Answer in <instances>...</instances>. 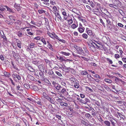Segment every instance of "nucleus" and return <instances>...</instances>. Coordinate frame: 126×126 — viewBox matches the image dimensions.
I'll return each mask as SVG.
<instances>
[{"label":"nucleus","mask_w":126,"mask_h":126,"mask_svg":"<svg viewBox=\"0 0 126 126\" xmlns=\"http://www.w3.org/2000/svg\"><path fill=\"white\" fill-rule=\"evenodd\" d=\"M24 87L26 89H28L30 88V86L29 84L26 83L24 85Z\"/></svg>","instance_id":"obj_32"},{"label":"nucleus","mask_w":126,"mask_h":126,"mask_svg":"<svg viewBox=\"0 0 126 126\" xmlns=\"http://www.w3.org/2000/svg\"><path fill=\"white\" fill-rule=\"evenodd\" d=\"M55 73L58 76L60 77H61L62 76V75L61 73L58 71H56Z\"/></svg>","instance_id":"obj_40"},{"label":"nucleus","mask_w":126,"mask_h":126,"mask_svg":"<svg viewBox=\"0 0 126 126\" xmlns=\"http://www.w3.org/2000/svg\"><path fill=\"white\" fill-rule=\"evenodd\" d=\"M31 72H34L35 70L31 68V67H29L28 69Z\"/></svg>","instance_id":"obj_43"},{"label":"nucleus","mask_w":126,"mask_h":126,"mask_svg":"<svg viewBox=\"0 0 126 126\" xmlns=\"http://www.w3.org/2000/svg\"><path fill=\"white\" fill-rule=\"evenodd\" d=\"M54 85L55 87L59 91L62 88L61 85L57 83H55Z\"/></svg>","instance_id":"obj_3"},{"label":"nucleus","mask_w":126,"mask_h":126,"mask_svg":"<svg viewBox=\"0 0 126 126\" xmlns=\"http://www.w3.org/2000/svg\"><path fill=\"white\" fill-rule=\"evenodd\" d=\"M54 38L55 39H57L60 42H62L63 43H65V40L63 39H60L56 35H55Z\"/></svg>","instance_id":"obj_10"},{"label":"nucleus","mask_w":126,"mask_h":126,"mask_svg":"<svg viewBox=\"0 0 126 126\" xmlns=\"http://www.w3.org/2000/svg\"><path fill=\"white\" fill-rule=\"evenodd\" d=\"M83 49L85 52V53L88 54L89 53V52L87 50L86 47V46H84V47H83Z\"/></svg>","instance_id":"obj_29"},{"label":"nucleus","mask_w":126,"mask_h":126,"mask_svg":"<svg viewBox=\"0 0 126 126\" xmlns=\"http://www.w3.org/2000/svg\"><path fill=\"white\" fill-rule=\"evenodd\" d=\"M82 36L83 38L86 39L88 38V35L87 34L85 33H84L82 34Z\"/></svg>","instance_id":"obj_24"},{"label":"nucleus","mask_w":126,"mask_h":126,"mask_svg":"<svg viewBox=\"0 0 126 126\" xmlns=\"http://www.w3.org/2000/svg\"><path fill=\"white\" fill-rule=\"evenodd\" d=\"M117 25L118 26L121 27H123L124 26V25L120 23H118L117 24Z\"/></svg>","instance_id":"obj_63"},{"label":"nucleus","mask_w":126,"mask_h":126,"mask_svg":"<svg viewBox=\"0 0 126 126\" xmlns=\"http://www.w3.org/2000/svg\"><path fill=\"white\" fill-rule=\"evenodd\" d=\"M95 111L92 110L91 112V114L92 115L94 116L96 114L95 112Z\"/></svg>","instance_id":"obj_48"},{"label":"nucleus","mask_w":126,"mask_h":126,"mask_svg":"<svg viewBox=\"0 0 126 126\" xmlns=\"http://www.w3.org/2000/svg\"><path fill=\"white\" fill-rule=\"evenodd\" d=\"M104 80L106 82L109 83H110L112 82L111 80L109 79H105Z\"/></svg>","instance_id":"obj_28"},{"label":"nucleus","mask_w":126,"mask_h":126,"mask_svg":"<svg viewBox=\"0 0 126 126\" xmlns=\"http://www.w3.org/2000/svg\"><path fill=\"white\" fill-rule=\"evenodd\" d=\"M48 34L50 37L52 38L53 39H55L54 36L55 34L54 35L50 33H48Z\"/></svg>","instance_id":"obj_23"},{"label":"nucleus","mask_w":126,"mask_h":126,"mask_svg":"<svg viewBox=\"0 0 126 126\" xmlns=\"http://www.w3.org/2000/svg\"><path fill=\"white\" fill-rule=\"evenodd\" d=\"M17 34L19 37H21L22 35V33L21 32H18Z\"/></svg>","instance_id":"obj_35"},{"label":"nucleus","mask_w":126,"mask_h":126,"mask_svg":"<svg viewBox=\"0 0 126 126\" xmlns=\"http://www.w3.org/2000/svg\"><path fill=\"white\" fill-rule=\"evenodd\" d=\"M98 120L99 121L101 122L102 123H103L104 122V121L101 117H100V118L98 119Z\"/></svg>","instance_id":"obj_64"},{"label":"nucleus","mask_w":126,"mask_h":126,"mask_svg":"<svg viewBox=\"0 0 126 126\" xmlns=\"http://www.w3.org/2000/svg\"><path fill=\"white\" fill-rule=\"evenodd\" d=\"M70 71L73 74H75L76 72L74 70V69L73 68L71 69V70Z\"/></svg>","instance_id":"obj_60"},{"label":"nucleus","mask_w":126,"mask_h":126,"mask_svg":"<svg viewBox=\"0 0 126 126\" xmlns=\"http://www.w3.org/2000/svg\"><path fill=\"white\" fill-rule=\"evenodd\" d=\"M47 47L51 50L54 51V50L52 48V46L50 44H49V45H47Z\"/></svg>","instance_id":"obj_20"},{"label":"nucleus","mask_w":126,"mask_h":126,"mask_svg":"<svg viewBox=\"0 0 126 126\" xmlns=\"http://www.w3.org/2000/svg\"><path fill=\"white\" fill-rule=\"evenodd\" d=\"M100 22L103 25L104 27H105V23L103 22V21L102 19L101 18L100 19Z\"/></svg>","instance_id":"obj_45"},{"label":"nucleus","mask_w":126,"mask_h":126,"mask_svg":"<svg viewBox=\"0 0 126 126\" xmlns=\"http://www.w3.org/2000/svg\"><path fill=\"white\" fill-rule=\"evenodd\" d=\"M41 38L40 36H38L37 37H35L34 38V39L37 40H40Z\"/></svg>","instance_id":"obj_47"},{"label":"nucleus","mask_w":126,"mask_h":126,"mask_svg":"<svg viewBox=\"0 0 126 126\" xmlns=\"http://www.w3.org/2000/svg\"><path fill=\"white\" fill-rule=\"evenodd\" d=\"M68 23L69 24H71L73 23V20L72 19V18L71 17L70 18H69V19L67 20Z\"/></svg>","instance_id":"obj_22"},{"label":"nucleus","mask_w":126,"mask_h":126,"mask_svg":"<svg viewBox=\"0 0 126 126\" xmlns=\"http://www.w3.org/2000/svg\"><path fill=\"white\" fill-rule=\"evenodd\" d=\"M36 103L38 105L40 106H42V103L40 101H37L36 102Z\"/></svg>","instance_id":"obj_59"},{"label":"nucleus","mask_w":126,"mask_h":126,"mask_svg":"<svg viewBox=\"0 0 126 126\" xmlns=\"http://www.w3.org/2000/svg\"><path fill=\"white\" fill-rule=\"evenodd\" d=\"M33 64L37 65V66H39L40 64V62L38 60H34L32 62Z\"/></svg>","instance_id":"obj_9"},{"label":"nucleus","mask_w":126,"mask_h":126,"mask_svg":"<svg viewBox=\"0 0 126 126\" xmlns=\"http://www.w3.org/2000/svg\"><path fill=\"white\" fill-rule=\"evenodd\" d=\"M90 5L92 7H94V5L93 2L92 1H91L90 2Z\"/></svg>","instance_id":"obj_57"},{"label":"nucleus","mask_w":126,"mask_h":126,"mask_svg":"<svg viewBox=\"0 0 126 126\" xmlns=\"http://www.w3.org/2000/svg\"><path fill=\"white\" fill-rule=\"evenodd\" d=\"M56 17H57L58 18V20L59 21L60 20H61L62 19V18L60 14L58 13H54Z\"/></svg>","instance_id":"obj_7"},{"label":"nucleus","mask_w":126,"mask_h":126,"mask_svg":"<svg viewBox=\"0 0 126 126\" xmlns=\"http://www.w3.org/2000/svg\"><path fill=\"white\" fill-rule=\"evenodd\" d=\"M73 85L76 88H77V89L79 88V82L78 81L77 82H76L75 84Z\"/></svg>","instance_id":"obj_16"},{"label":"nucleus","mask_w":126,"mask_h":126,"mask_svg":"<svg viewBox=\"0 0 126 126\" xmlns=\"http://www.w3.org/2000/svg\"><path fill=\"white\" fill-rule=\"evenodd\" d=\"M115 77V80L116 81H122V80L118 78L117 77Z\"/></svg>","instance_id":"obj_46"},{"label":"nucleus","mask_w":126,"mask_h":126,"mask_svg":"<svg viewBox=\"0 0 126 126\" xmlns=\"http://www.w3.org/2000/svg\"><path fill=\"white\" fill-rule=\"evenodd\" d=\"M78 31L80 33L83 32L85 30V28L84 27H79L78 29Z\"/></svg>","instance_id":"obj_11"},{"label":"nucleus","mask_w":126,"mask_h":126,"mask_svg":"<svg viewBox=\"0 0 126 126\" xmlns=\"http://www.w3.org/2000/svg\"><path fill=\"white\" fill-rule=\"evenodd\" d=\"M107 61L109 62L110 64H112V62L111 60L109 58H107Z\"/></svg>","instance_id":"obj_54"},{"label":"nucleus","mask_w":126,"mask_h":126,"mask_svg":"<svg viewBox=\"0 0 126 126\" xmlns=\"http://www.w3.org/2000/svg\"><path fill=\"white\" fill-rule=\"evenodd\" d=\"M60 53L61 54L66 56H69L70 54L69 53H66L63 51H61Z\"/></svg>","instance_id":"obj_13"},{"label":"nucleus","mask_w":126,"mask_h":126,"mask_svg":"<svg viewBox=\"0 0 126 126\" xmlns=\"http://www.w3.org/2000/svg\"><path fill=\"white\" fill-rule=\"evenodd\" d=\"M51 103H54V101L51 98H50L49 97H48V98L47 99Z\"/></svg>","instance_id":"obj_31"},{"label":"nucleus","mask_w":126,"mask_h":126,"mask_svg":"<svg viewBox=\"0 0 126 126\" xmlns=\"http://www.w3.org/2000/svg\"><path fill=\"white\" fill-rule=\"evenodd\" d=\"M52 9L54 12H56L57 10V8L55 6L53 7Z\"/></svg>","instance_id":"obj_49"},{"label":"nucleus","mask_w":126,"mask_h":126,"mask_svg":"<svg viewBox=\"0 0 126 126\" xmlns=\"http://www.w3.org/2000/svg\"><path fill=\"white\" fill-rule=\"evenodd\" d=\"M6 8L7 9V11H9L11 13H14V11L11 8H9L7 6H6Z\"/></svg>","instance_id":"obj_21"},{"label":"nucleus","mask_w":126,"mask_h":126,"mask_svg":"<svg viewBox=\"0 0 126 126\" xmlns=\"http://www.w3.org/2000/svg\"><path fill=\"white\" fill-rule=\"evenodd\" d=\"M33 89L34 91H38V89L37 87L36 86H34L33 87Z\"/></svg>","instance_id":"obj_51"},{"label":"nucleus","mask_w":126,"mask_h":126,"mask_svg":"<svg viewBox=\"0 0 126 126\" xmlns=\"http://www.w3.org/2000/svg\"><path fill=\"white\" fill-rule=\"evenodd\" d=\"M78 26V25H76L75 24H73L72 25L71 27L73 29H74L76 28Z\"/></svg>","instance_id":"obj_33"},{"label":"nucleus","mask_w":126,"mask_h":126,"mask_svg":"<svg viewBox=\"0 0 126 126\" xmlns=\"http://www.w3.org/2000/svg\"><path fill=\"white\" fill-rule=\"evenodd\" d=\"M70 80L71 81V83L73 85L75 84L76 82H78V81L76 79L74 78H71L70 79Z\"/></svg>","instance_id":"obj_6"},{"label":"nucleus","mask_w":126,"mask_h":126,"mask_svg":"<svg viewBox=\"0 0 126 126\" xmlns=\"http://www.w3.org/2000/svg\"><path fill=\"white\" fill-rule=\"evenodd\" d=\"M38 12L40 14L44 13H45L46 11L44 10H43L42 9L39 10L38 11Z\"/></svg>","instance_id":"obj_15"},{"label":"nucleus","mask_w":126,"mask_h":126,"mask_svg":"<svg viewBox=\"0 0 126 126\" xmlns=\"http://www.w3.org/2000/svg\"><path fill=\"white\" fill-rule=\"evenodd\" d=\"M7 23L8 24H12L13 23L12 21L11 20L7 21Z\"/></svg>","instance_id":"obj_62"},{"label":"nucleus","mask_w":126,"mask_h":126,"mask_svg":"<svg viewBox=\"0 0 126 126\" xmlns=\"http://www.w3.org/2000/svg\"><path fill=\"white\" fill-rule=\"evenodd\" d=\"M39 75L41 77H42V78H44V74L42 72H40L39 73Z\"/></svg>","instance_id":"obj_50"},{"label":"nucleus","mask_w":126,"mask_h":126,"mask_svg":"<svg viewBox=\"0 0 126 126\" xmlns=\"http://www.w3.org/2000/svg\"><path fill=\"white\" fill-rule=\"evenodd\" d=\"M43 94L44 98L46 99H47L49 97V96H48L47 94H46L45 92H44L43 93Z\"/></svg>","instance_id":"obj_27"},{"label":"nucleus","mask_w":126,"mask_h":126,"mask_svg":"<svg viewBox=\"0 0 126 126\" xmlns=\"http://www.w3.org/2000/svg\"><path fill=\"white\" fill-rule=\"evenodd\" d=\"M86 32L89 36H91L93 34L92 31L88 28H86Z\"/></svg>","instance_id":"obj_5"},{"label":"nucleus","mask_w":126,"mask_h":126,"mask_svg":"<svg viewBox=\"0 0 126 126\" xmlns=\"http://www.w3.org/2000/svg\"><path fill=\"white\" fill-rule=\"evenodd\" d=\"M93 13L96 15L98 16H99L100 15L101 13L99 11H93Z\"/></svg>","instance_id":"obj_17"},{"label":"nucleus","mask_w":126,"mask_h":126,"mask_svg":"<svg viewBox=\"0 0 126 126\" xmlns=\"http://www.w3.org/2000/svg\"><path fill=\"white\" fill-rule=\"evenodd\" d=\"M16 3L17 4H20L21 3V0H16Z\"/></svg>","instance_id":"obj_53"},{"label":"nucleus","mask_w":126,"mask_h":126,"mask_svg":"<svg viewBox=\"0 0 126 126\" xmlns=\"http://www.w3.org/2000/svg\"><path fill=\"white\" fill-rule=\"evenodd\" d=\"M66 90L67 89H66L64 88H63L61 91L60 93L64 96L68 95V93L67 91Z\"/></svg>","instance_id":"obj_1"},{"label":"nucleus","mask_w":126,"mask_h":126,"mask_svg":"<svg viewBox=\"0 0 126 126\" xmlns=\"http://www.w3.org/2000/svg\"><path fill=\"white\" fill-rule=\"evenodd\" d=\"M0 59L2 61H3L4 60V57L2 55H0Z\"/></svg>","instance_id":"obj_55"},{"label":"nucleus","mask_w":126,"mask_h":126,"mask_svg":"<svg viewBox=\"0 0 126 126\" xmlns=\"http://www.w3.org/2000/svg\"><path fill=\"white\" fill-rule=\"evenodd\" d=\"M64 98L65 100L68 101H70L72 99L71 97H68L66 98L64 97Z\"/></svg>","instance_id":"obj_41"},{"label":"nucleus","mask_w":126,"mask_h":126,"mask_svg":"<svg viewBox=\"0 0 126 126\" xmlns=\"http://www.w3.org/2000/svg\"><path fill=\"white\" fill-rule=\"evenodd\" d=\"M9 17L10 19L11 20H13L14 21L15 20V17L13 16H9Z\"/></svg>","instance_id":"obj_38"},{"label":"nucleus","mask_w":126,"mask_h":126,"mask_svg":"<svg viewBox=\"0 0 126 126\" xmlns=\"http://www.w3.org/2000/svg\"><path fill=\"white\" fill-rule=\"evenodd\" d=\"M72 69V68H70V67H69L66 68L65 69V70H68V71H67L66 72H68L71 70V69Z\"/></svg>","instance_id":"obj_42"},{"label":"nucleus","mask_w":126,"mask_h":126,"mask_svg":"<svg viewBox=\"0 0 126 126\" xmlns=\"http://www.w3.org/2000/svg\"><path fill=\"white\" fill-rule=\"evenodd\" d=\"M9 79L10 80V81L11 82L12 84V85L14 86H15V83L13 81V80L11 78H10Z\"/></svg>","instance_id":"obj_44"},{"label":"nucleus","mask_w":126,"mask_h":126,"mask_svg":"<svg viewBox=\"0 0 126 126\" xmlns=\"http://www.w3.org/2000/svg\"><path fill=\"white\" fill-rule=\"evenodd\" d=\"M40 41H41L45 45H46L47 44V43L45 40V39L43 37H41V39Z\"/></svg>","instance_id":"obj_19"},{"label":"nucleus","mask_w":126,"mask_h":126,"mask_svg":"<svg viewBox=\"0 0 126 126\" xmlns=\"http://www.w3.org/2000/svg\"><path fill=\"white\" fill-rule=\"evenodd\" d=\"M31 23L33 25H35L37 26L38 27H40L41 26L40 24H39V25H37V24H38V23L37 22L36 23L35 22H34V21H31Z\"/></svg>","instance_id":"obj_25"},{"label":"nucleus","mask_w":126,"mask_h":126,"mask_svg":"<svg viewBox=\"0 0 126 126\" xmlns=\"http://www.w3.org/2000/svg\"><path fill=\"white\" fill-rule=\"evenodd\" d=\"M61 105L62 106H64L66 107L68 106V105L67 103L63 102L61 103Z\"/></svg>","instance_id":"obj_34"},{"label":"nucleus","mask_w":126,"mask_h":126,"mask_svg":"<svg viewBox=\"0 0 126 126\" xmlns=\"http://www.w3.org/2000/svg\"><path fill=\"white\" fill-rule=\"evenodd\" d=\"M88 74L86 71H83L82 72V74L83 75H86Z\"/></svg>","instance_id":"obj_61"},{"label":"nucleus","mask_w":126,"mask_h":126,"mask_svg":"<svg viewBox=\"0 0 126 126\" xmlns=\"http://www.w3.org/2000/svg\"><path fill=\"white\" fill-rule=\"evenodd\" d=\"M77 51H78V53L79 54H82L83 56H85V55L84 52V51L80 47L78 49Z\"/></svg>","instance_id":"obj_2"},{"label":"nucleus","mask_w":126,"mask_h":126,"mask_svg":"<svg viewBox=\"0 0 126 126\" xmlns=\"http://www.w3.org/2000/svg\"><path fill=\"white\" fill-rule=\"evenodd\" d=\"M2 33H1V32H0L1 36L4 39H5V40H6V37L5 36L3 32V31H2Z\"/></svg>","instance_id":"obj_30"},{"label":"nucleus","mask_w":126,"mask_h":126,"mask_svg":"<svg viewBox=\"0 0 126 126\" xmlns=\"http://www.w3.org/2000/svg\"><path fill=\"white\" fill-rule=\"evenodd\" d=\"M115 57L116 59L119 58L120 57L119 55L118 54H115Z\"/></svg>","instance_id":"obj_58"},{"label":"nucleus","mask_w":126,"mask_h":126,"mask_svg":"<svg viewBox=\"0 0 126 126\" xmlns=\"http://www.w3.org/2000/svg\"><path fill=\"white\" fill-rule=\"evenodd\" d=\"M118 115L121 118H122L123 119H124L125 118L124 116L121 114L120 113H118Z\"/></svg>","instance_id":"obj_37"},{"label":"nucleus","mask_w":126,"mask_h":126,"mask_svg":"<svg viewBox=\"0 0 126 126\" xmlns=\"http://www.w3.org/2000/svg\"><path fill=\"white\" fill-rule=\"evenodd\" d=\"M49 73H51V77H52L53 78H54V76H55L52 70H50L49 72Z\"/></svg>","instance_id":"obj_39"},{"label":"nucleus","mask_w":126,"mask_h":126,"mask_svg":"<svg viewBox=\"0 0 126 126\" xmlns=\"http://www.w3.org/2000/svg\"><path fill=\"white\" fill-rule=\"evenodd\" d=\"M90 50L93 51H94L95 50V46L93 44H92L91 46H90Z\"/></svg>","instance_id":"obj_8"},{"label":"nucleus","mask_w":126,"mask_h":126,"mask_svg":"<svg viewBox=\"0 0 126 126\" xmlns=\"http://www.w3.org/2000/svg\"><path fill=\"white\" fill-rule=\"evenodd\" d=\"M6 6H0V10L3 11L5 9V8H6Z\"/></svg>","instance_id":"obj_18"},{"label":"nucleus","mask_w":126,"mask_h":126,"mask_svg":"<svg viewBox=\"0 0 126 126\" xmlns=\"http://www.w3.org/2000/svg\"><path fill=\"white\" fill-rule=\"evenodd\" d=\"M30 46L31 48H33L35 47V44L33 43H31L30 45Z\"/></svg>","instance_id":"obj_36"},{"label":"nucleus","mask_w":126,"mask_h":126,"mask_svg":"<svg viewBox=\"0 0 126 126\" xmlns=\"http://www.w3.org/2000/svg\"><path fill=\"white\" fill-rule=\"evenodd\" d=\"M119 51L120 52V57H122V54L123 53V51L121 49L119 48Z\"/></svg>","instance_id":"obj_52"},{"label":"nucleus","mask_w":126,"mask_h":126,"mask_svg":"<svg viewBox=\"0 0 126 126\" xmlns=\"http://www.w3.org/2000/svg\"><path fill=\"white\" fill-rule=\"evenodd\" d=\"M14 7L18 11H20L21 9L20 7V4H17L16 3L15 4Z\"/></svg>","instance_id":"obj_4"},{"label":"nucleus","mask_w":126,"mask_h":126,"mask_svg":"<svg viewBox=\"0 0 126 126\" xmlns=\"http://www.w3.org/2000/svg\"><path fill=\"white\" fill-rule=\"evenodd\" d=\"M104 123L108 126H110V123L109 121H105L104 122Z\"/></svg>","instance_id":"obj_26"},{"label":"nucleus","mask_w":126,"mask_h":126,"mask_svg":"<svg viewBox=\"0 0 126 126\" xmlns=\"http://www.w3.org/2000/svg\"><path fill=\"white\" fill-rule=\"evenodd\" d=\"M97 5L99 7L100 9V10L101 11V12H102V9H103V7H102L101 6H100V4H97Z\"/></svg>","instance_id":"obj_56"},{"label":"nucleus","mask_w":126,"mask_h":126,"mask_svg":"<svg viewBox=\"0 0 126 126\" xmlns=\"http://www.w3.org/2000/svg\"><path fill=\"white\" fill-rule=\"evenodd\" d=\"M86 117L88 119H91L92 117V116L89 113H86L85 115Z\"/></svg>","instance_id":"obj_12"},{"label":"nucleus","mask_w":126,"mask_h":126,"mask_svg":"<svg viewBox=\"0 0 126 126\" xmlns=\"http://www.w3.org/2000/svg\"><path fill=\"white\" fill-rule=\"evenodd\" d=\"M59 60H60L61 62L65 61H69V59H67V60H66L63 57L61 56L60 57Z\"/></svg>","instance_id":"obj_14"}]
</instances>
